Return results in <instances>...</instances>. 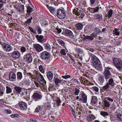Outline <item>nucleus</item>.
Here are the masks:
<instances>
[{
	"label": "nucleus",
	"mask_w": 122,
	"mask_h": 122,
	"mask_svg": "<svg viewBox=\"0 0 122 122\" xmlns=\"http://www.w3.org/2000/svg\"><path fill=\"white\" fill-rule=\"evenodd\" d=\"M42 109L43 108L42 106H39L35 109L34 112H36L38 113L40 111L42 110Z\"/></svg>",
	"instance_id": "40"
},
{
	"label": "nucleus",
	"mask_w": 122,
	"mask_h": 122,
	"mask_svg": "<svg viewBox=\"0 0 122 122\" xmlns=\"http://www.w3.org/2000/svg\"><path fill=\"white\" fill-rule=\"evenodd\" d=\"M36 37L38 42H41L43 40L44 37L42 35H36Z\"/></svg>",
	"instance_id": "28"
},
{
	"label": "nucleus",
	"mask_w": 122,
	"mask_h": 122,
	"mask_svg": "<svg viewBox=\"0 0 122 122\" xmlns=\"http://www.w3.org/2000/svg\"><path fill=\"white\" fill-rule=\"evenodd\" d=\"M24 60L29 63H31L32 61V57L31 55L28 54H25L23 57Z\"/></svg>",
	"instance_id": "13"
},
{
	"label": "nucleus",
	"mask_w": 122,
	"mask_h": 122,
	"mask_svg": "<svg viewBox=\"0 0 122 122\" xmlns=\"http://www.w3.org/2000/svg\"><path fill=\"white\" fill-rule=\"evenodd\" d=\"M42 96L40 94L37 93H34L32 96V99L36 101H39L41 99Z\"/></svg>",
	"instance_id": "11"
},
{
	"label": "nucleus",
	"mask_w": 122,
	"mask_h": 122,
	"mask_svg": "<svg viewBox=\"0 0 122 122\" xmlns=\"http://www.w3.org/2000/svg\"><path fill=\"white\" fill-rule=\"evenodd\" d=\"M45 114V112H42L40 113L39 114V116L41 117L45 118L46 117V116H44Z\"/></svg>",
	"instance_id": "45"
},
{
	"label": "nucleus",
	"mask_w": 122,
	"mask_h": 122,
	"mask_svg": "<svg viewBox=\"0 0 122 122\" xmlns=\"http://www.w3.org/2000/svg\"><path fill=\"white\" fill-rule=\"evenodd\" d=\"M112 10H110L107 13V16L106 17H107L109 18L111 17L112 16Z\"/></svg>",
	"instance_id": "41"
},
{
	"label": "nucleus",
	"mask_w": 122,
	"mask_h": 122,
	"mask_svg": "<svg viewBox=\"0 0 122 122\" xmlns=\"http://www.w3.org/2000/svg\"><path fill=\"white\" fill-rule=\"evenodd\" d=\"M113 63L114 66L119 71L122 70V61L119 58L113 57Z\"/></svg>",
	"instance_id": "3"
},
{
	"label": "nucleus",
	"mask_w": 122,
	"mask_h": 122,
	"mask_svg": "<svg viewBox=\"0 0 122 122\" xmlns=\"http://www.w3.org/2000/svg\"><path fill=\"white\" fill-rule=\"evenodd\" d=\"M95 16L96 19L99 22L101 21L102 19V15L101 14H96Z\"/></svg>",
	"instance_id": "29"
},
{
	"label": "nucleus",
	"mask_w": 122,
	"mask_h": 122,
	"mask_svg": "<svg viewBox=\"0 0 122 122\" xmlns=\"http://www.w3.org/2000/svg\"><path fill=\"white\" fill-rule=\"evenodd\" d=\"M44 46L45 49L47 51H50L51 49L50 45L48 43H45L44 44Z\"/></svg>",
	"instance_id": "34"
},
{
	"label": "nucleus",
	"mask_w": 122,
	"mask_h": 122,
	"mask_svg": "<svg viewBox=\"0 0 122 122\" xmlns=\"http://www.w3.org/2000/svg\"><path fill=\"white\" fill-rule=\"evenodd\" d=\"M56 100V102L57 105L58 107L60 105V103L61 102V101L59 97H58L57 98Z\"/></svg>",
	"instance_id": "44"
},
{
	"label": "nucleus",
	"mask_w": 122,
	"mask_h": 122,
	"mask_svg": "<svg viewBox=\"0 0 122 122\" xmlns=\"http://www.w3.org/2000/svg\"><path fill=\"white\" fill-rule=\"evenodd\" d=\"M50 53L46 51H43L40 53V57L42 60L48 59L50 58Z\"/></svg>",
	"instance_id": "8"
},
{
	"label": "nucleus",
	"mask_w": 122,
	"mask_h": 122,
	"mask_svg": "<svg viewBox=\"0 0 122 122\" xmlns=\"http://www.w3.org/2000/svg\"><path fill=\"white\" fill-rule=\"evenodd\" d=\"M46 76L49 80L51 82L52 79L53 77V73L51 71H49L47 73Z\"/></svg>",
	"instance_id": "22"
},
{
	"label": "nucleus",
	"mask_w": 122,
	"mask_h": 122,
	"mask_svg": "<svg viewBox=\"0 0 122 122\" xmlns=\"http://www.w3.org/2000/svg\"><path fill=\"white\" fill-rule=\"evenodd\" d=\"M65 15V12L62 10L59 9L57 12L56 15L57 17L60 19H63L64 18Z\"/></svg>",
	"instance_id": "12"
},
{
	"label": "nucleus",
	"mask_w": 122,
	"mask_h": 122,
	"mask_svg": "<svg viewBox=\"0 0 122 122\" xmlns=\"http://www.w3.org/2000/svg\"><path fill=\"white\" fill-rule=\"evenodd\" d=\"M1 84L0 83V96H3L4 93L2 92V90L1 89Z\"/></svg>",
	"instance_id": "61"
},
{
	"label": "nucleus",
	"mask_w": 122,
	"mask_h": 122,
	"mask_svg": "<svg viewBox=\"0 0 122 122\" xmlns=\"http://www.w3.org/2000/svg\"><path fill=\"white\" fill-rule=\"evenodd\" d=\"M53 80L56 85H58V83H60L61 82V80L55 77L54 78Z\"/></svg>",
	"instance_id": "31"
},
{
	"label": "nucleus",
	"mask_w": 122,
	"mask_h": 122,
	"mask_svg": "<svg viewBox=\"0 0 122 122\" xmlns=\"http://www.w3.org/2000/svg\"><path fill=\"white\" fill-rule=\"evenodd\" d=\"M19 105L21 109L23 110H26L27 109V105L26 103L25 102L22 101L20 102Z\"/></svg>",
	"instance_id": "15"
},
{
	"label": "nucleus",
	"mask_w": 122,
	"mask_h": 122,
	"mask_svg": "<svg viewBox=\"0 0 122 122\" xmlns=\"http://www.w3.org/2000/svg\"><path fill=\"white\" fill-rule=\"evenodd\" d=\"M79 96L81 97L79 98V100L84 103H86L87 101V96L86 94L83 92H81Z\"/></svg>",
	"instance_id": "9"
},
{
	"label": "nucleus",
	"mask_w": 122,
	"mask_h": 122,
	"mask_svg": "<svg viewBox=\"0 0 122 122\" xmlns=\"http://www.w3.org/2000/svg\"><path fill=\"white\" fill-rule=\"evenodd\" d=\"M33 46L36 50L38 52H40L43 50V48L40 45L38 44H34Z\"/></svg>",
	"instance_id": "14"
},
{
	"label": "nucleus",
	"mask_w": 122,
	"mask_h": 122,
	"mask_svg": "<svg viewBox=\"0 0 122 122\" xmlns=\"http://www.w3.org/2000/svg\"><path fill=\"white\" fill-rule=\"evenodd\" d=\"M30 121L31 122H37V121L36 119L34 118H30Z\"/></svg>",
	"instance_id": "62"
},
{
	"label": "nucleus",
	"mask_w": 122,
	"mask_h": 122,
	"mask_svg": "<svg viewBox=\"0 0 122 122\" xmlns=\"http://www.w3.org/2000/svg\"><path fill=\"white\" fill-rule=\"evenodd\" d=\"M45 106L46 107V109H45L46 110H49L51 108L50 105L48 103L46 104L45 105Z\"/></svg>",
	"instance_id": "48"
},
{
	"label": "nucleus",
	"mask_w": 122,
	"mask_h": 122,
	"mask_svg": "<svg viewBox=\"0 0 122 122\" xmlns=\"http://www.w3.org/2000/svg\"><path fill=\"white\" fill-rule=\"evenodd\" d=\"M13 5L16 8L17 11L20 13H22L24 11L25 7L23 5H22L16 2L13 3Z\"/></svg>",
	"instance_id": "4"
},
{
	"label": "nucleus",
	"mask_w": 122,
	"mask_h": 122,
	"mask_svg": "<svg viewBox=\"0 0 122 122\" xmlns=\"http://www.w3.org/2000/svg\"><path fill=\"white\" fill-rule=\"evenodd\" d=\"M9 78L10 81H15L16 79L15 73L13 72H10L9 74Z\"/></svg>",
	"instance_id": "16"
},
{
	"label": "nucleus",
	"mask_w": 122,
	"mask_h": 122,
	"mask_svg": "<svg viewBox=\"0 0 122 122\" xmlns=\"http://www.w3.org/2000/svg\"><path fill=\"white\" fill-rule=\"evenodd\" d=\"M103 105L105 107H108L110 106V104L107 100H104L103 101Z\"/></svg>",
	"instance_id": "35"
},
{
	"label": "nucleus",
	"mask_w": 122,
	"mask_h": 122,
	"mask_svg": "<svg viewBox=\"0 0 122 122\" xmlns=\"http://www.w3.org/2000/svg\"><path fill=\"white\" fill-rule=\"evenodd\" d=\"M75 26L76 29L77 30H80L82 29L83 27V25L81 23H78L76 24Z\"/></svg>",
	"instance_id": "25"
},
{
	"label": "nucleus",
	"mask_w": 122,
	"mask_h": 122,
	"mask_svg": "<svg viewBox=\"0 0 122 122\" xmlns=\"http://www.w3.org/2000/svg\"><path fill=\"white\" fill-rule=\"evenodd\" d=\"M66 51L65 49H62L60 50V53L63 55H66Z\"/></svg>",
	"instance_id": "50"
},
{
	"label": "nucleus",
	"mask_w": 122,
	"mask_h": 122,
	"mask_svg": "<svg viewBox=\"0 0 122 122\" xmlns=\"http://www.w3.org/2000/svg\"><path fill=\"white\" fill-rule=\"evenodd\" d=\"M98 101L96 96H93L92 98L91 103L92 106H95Z\"/></svg>",
	"instance_id": "20"
},
{
	"label": "nucleus",
	"mask_w": 122,
	"mask_h": 122,
	"mask_svg": "<svg viewBox=\"0 0 122 122\" xmlns=\"http://www.w3.org/2000/svg\"><path fill=\"white\" fill-rule=\"evenodd\" d=\"M75 89L74 94L76 95H78L80 92V90L79 89L76 88H75Z\"/></svg>",
	"instance_id": "49"
},
{
	"label": "nucleus",
	"mask_w": 122,
	"mask_h": 122,
	"mask_svg": "<svg viewBox=\"0 0 122 122\" xmlns=\"http://www.w3.org/2000/svg\"><path fill=\"white\" fill-rule=\"evenodd\" d=\"M5 112L7 114H10L11 113V111L9 109L6 110L5 111Z\"/></svg>",
	"instance_id": "63"
},
{
	"label": "nucleus",
	"mask_w": 122,
	"mask_h": 122,
	"mask_svg": "<svg viewBox=\"0 0 122 122\" xmlns=\"http://www.w3.org/2000/svg\"><path fill=\"white\" fill-rule=\"evenodd\" d=\"M32 19V17L31 16L30 18L28 19L27 20L24 22V24L26 25L27 24L30 25V24L31 22V20Z\"/></svg>",
	"instance_id": "36"
},
{
	"label": "nucleus",
	"mask_w": 122,
	"mask_h": 122,
	"mask_svg": "<svg viewBox=\"0 0 122 122\" xmlns=\"http://www.w3.org/2000/svg\"><path fill=\"white\" fill-rule=\"evenodd\" d=\"M61 77L63 78L66 79L68 78H71V77L70 75H66L64 76H62Z\"/></svg>",
	"instance_id": "56"
},
{
	"label": "nucleus",
	"mask_w": 122,
	"mask_h": 122,
	"mask_svg": "<svg viewBox=\"0 0 122 122\" xmlns=\"http://www.w3.org/2000/svg\"><path fill=\"white\" fill-rule=\"evenodd\" d=\"M64 35L70 38H72L74 36L72 32L69 30L66 29L65 31Z\"/></svg>",
	"instance_id": "18"
},
{
	"label": "nucleus",
	"mask_w": 122,
	"mask_h": 122,
	"mask_svg": "<svg viewBox=\"0 0 122 122\" xmlns=\"http://www.w3.org/2000/svg\"><path fill=\"white\" fill-rule=\"evenodd\" d=\"M20 55V52L15 48L14 51L11 53L12 57L15 60L19 59Z\"/></svg>",
	"instance_id": "7"
},
{
	"label": "nucleus",
	"mask_w": 122,
	"mask_h": 122,
	"mask_svg": "<svg viewBox=\"0 0 122 122\" xmlns=\"http://www.w3.org/2000/svg\"><path fill=\"white\" fill-rule=\"evenodd\" d=\"M100 114L103 117H105L109 115L107 112L104 111H101L100 112Z\"/></svg>",
	"instance_id": "42"
},
{
	"label": "nucleus",
	"mask_w": 122,
	"mask_h": 122,
	"mask_svg": "<svg viewBox=\"0 0 122 122\" xmlns=\"http://www.w3.org/2000/svg\"><path fill=\"white\" fill-rule=\"evenodd\" d=\"M79 11L80 12V17L81 18H83L84 17V12L81 10H79Z\"/></svg>",
	"instance_id": "54"
},
{
	"label": "nucleus",
	"mask_w": 122,
	"mask_h": 122,
	"mask_svg": "<svg viewBox=\"0 0 122 122\" xmlns=\"http://www.w3.org/2000/svg\"><path fill=\"white\" fill-rule=\"evenodd\" d=\"M96 117L93 115L91 114L87 117V120L88 122H92Z\"/></svg>",
	"instance_id": "21"
},
{
	"label": "nucleus",
	"mask_w": 122,
	"mask_h": 122,
	"mask_svg": "<svg viewBox=\"0 0 122 122\" xmlns=\"http://www.w3.org/2000/svg\"><path fill=\"white\" fill-rule=\"evenodd\" d=\"M71 81L73 83H74L75 82L77 83L78 82V81L75 79H72L71 80Z\"/></svg>",
	"instance_id": "59"
},
{
	"label": "nucleus",
	"mask_w": 122,
	"mask_h": 122,
	"mask_svg": "<svg viewBox=\"0 0 122 122\" xmlns=\"http://www.w3.org/2000/svg\"><path fill=\"white\" fill-rule=\"evenodd\" d=\"M2 48L4 51L6 52H10L12 51L13 49V48L11 46L10 44L6 43L3 46Z\"/></svg>",
	"instance_id": "10"
},
{
	"label": "nucleus",
	"mask_w": 122,
	"mask_h": 122,
	"mask_svg": "<svg viewBox=\"0 0 122 122\" xmlns=\"http://www.w3.org/2000/svg\"><path fill=\"white\" fill-rule=\"evenodd\" d=\"M91 35L93 38L97 37V34L95 32L92 33Z\"/></svg>",
	"instance_id": "58"
},
{
	"label": "nucleus",
	"mask_w": 122,
	"mask_h": 122,
	"mask_svg": "<svg viewBox=\"0 0 122 122\" xmlns=\"http://www.w3.org/2000/svg\"><path fill=\"white\" fill-rule=\"evenodd\" d=\"M92 89L95 92H97L99 91L98 88L97 86H94L92 87Z\"/></svg>",
	"instance_id": "53"
},
{
	"label": "nucleus",
	"mask_w": 122,
	"mask_h": 122,
	"mask_svg": "<svg viewBox=\"0 0 122 122\" xmlns=\"http://www.w3.org/2000/svg\"><path fill=\"white\" fill-rule=\"evenodd\" d=\"M26 6L27 9V12L28 14V15L29 16L30 13L34 10V9L31 7L29 5H27Z\"/></svg>",
	"instance_id": "27"
},
{
	"label": "nucleus",
	"mask_w": 122,
	"mask_h": 122,
	"mask_svg": "<svg viewBox=\"0 0 122 122\" xmlns=\"http://www.w3.org/2000/svg\"><path fill=\"white\" fill-rule=\"evenodd\" d=\"M73 13L77 16H79L80 15V12L78 9H74L73 10Z\"/></svg>",
	"instance_id": "39"
},
{
	"label": "nucleus",
	"mask_w": 122,
	"mask_h": 122,
	"mask_svg": "<svg viewBox=\"0 0 122 122\" xmlns=\"http://www.w3.org/2000/svg\"><path fill=\"white\" fill-rule=\"evenodd\" d=\"M111 69V68L109 67L105 68V69L103 74L105 79L107 81L112 76L111 73L109 70Z\"/></svg>",
	"instance_id": "6"
},
{
	"label": "nucleus",
	"mask_w": 122,
	"mask_h": 122,
	"mask_svg": "<svg viewBox=\"0 0 122 122\" xmlns=\"http://www.w3.org/2000/svg\"><path fill=\"white\" fill-rule=\"evenodd\" d=\"M107 81H108V82H106L105 85L101 88V93L104 92L108 90L110 87V85L111 87L113 86H114L115 83L112 77L110 78Z\"/></svg>",
	"instance_id": "2"
},
{
	"label": "nucleus",
	"mask_w": 122,
	"mask_h": 122,
	"mask_svg": "<svg viewBox=\"0 0 122 122\" xmlns=\"http://www.w3.org/2000/svg\"><path fill=\"white\" fill-rule=\"evenodd\" d=\"M32 90V89L30 88L27 89L26 91V94H30Z\"/></svg>",
	"instance_id": "57"
},
{
	"label": "nucleus",
	"mask_w": 122,
	"mask_h": 122,
	"mask_svg": "<svg viewBox=\"0 0 122 122\" xmlns=\"http://www.w3.org/2000/svg\"><path fill=\"white\" fill-rule=\"evenodd\" d=\"M75 50L78 53L82 54V55H83V51L81 49L78 47H76L75 48Z\"/></svg>",
	"instance_id": "30"
},
{
	"label": "nucleus",
	"mask_w": 122,
	"mask_h": 122,
	"mask_svg": "<svg viewBox=\"0 0 122 122\" xmlns=\"http://www.w3.org/2000/svg\"><path fill=\"white\" fill-rule=\"evenodd\" d=\"M36 78L39 83L43 85H45L46 82L44 79L43 76L38 71H36Z\"/></svg>",
	"instance_id": "5"
},
{
	"label": "nucleus",
	"mask_w": 122,
	"mask_h": 122,
	"mask_svg": "<svg viewBox=\"0 0 122 122\" xmlns=\"http://www.w3.org/2000/svg\"><path fill=\"white\" fill-rule=\"evenodd\" d=\"M48 22L45 20H43V22L42 24V25L44 27H45L46 26V25L48 24Z\"/></svg>",
	"instance_id": "51"
},
{
	"label": "nucleus",
	"mask_w": 122,
	"mask_h": 122,
	"mask_svg": "<svg viewBox=\"0 0 122 122\" xmlns=\"http://www.w3.org/2000/svg\"><path fill=\"white\" fill-rule=\"evenodd\" d=\"M118 27V30H120L121 31V32L122 33V25H120Z\"/></svg>",
	"instance_id": "64"
},
{
	"label": "nucleus",
	"mask_w": 122,
	"mask_h": 122,
	"mask_svg": "<svg viewBox=\"0 0 122 122\" xmlns=\"http://www.w3.org/2000/svg\"><path fill=\"white\" fill-rule=\"evenodd\" d=\"M20 50L21 52L22 53L26 51V48L24 47H22L20 48Z\"/></svg>",
	"instance_id": "55"
},
{
	"label": "nucleus",
	"mask_w": 122,
	"mask_h": 122,
	"mask_svg": "<svg viewBox=\"0 0 122 122\" xmlns=\"http://www.w3.org/2000/svg\"><path fill=\"white\" fill-rule=\"evenodd\" d=\"M29 30L31 32L33 33L34 34H37L35 30L33 29L31 27L29 26Z\"/></svg>",
	"instance_id": "52"
},
{
	"label": "nucleus",
	"mask_w": 122,
	"mask_h": 122,
	"mask_svg": "<svg viewBox=\"0 0 122 122\" xmlns=\"http://www.w3.org/2000/svg\"><path fill=\"white\" fill-rule=\"evenodd\" d=\"M39 69L42 73L44 74L45 73V71H44L43 66L42 65H40L39 67Z\"/></svg>",
	"instance_id": "43"
},
{
	"label": "nucleus",
	"mask_w": 122,
	"mask_h": 122,
	"mask_svg": "<svg viewBox=\"0 0 122 122\" xmlns=\"http://www.w3.org/2000/svg\"><path fill=\"white\" fill-rule=\"evenodd\" d=\"M50 10L51 12L53 14H54L55 12V9L52 7H50Z\"/></svg>",
	"instance_id": "47"
},
{
	"label": "nucleus",
	"mask_w": 122,
	"mask_h": 122,
	"mask_svg": "<svg viewBox=\"0 0 122 122\" xmlns=\"http://www.w3.org/2000/svg\"><path fill=\"white\" fill-rule=\"evenodd\" d=\"M88 49L92 52H93L95 51V50L93 48H88Z\"/></svg>",
	"instance_id": "60"
},
{
	"label": "nucleus",
	"mask_w": 122,
	"mask_h": 122,
	"mask_svg": "<svg viewBox=\"0 0 122 122\" xmlns=\"http://www.w3.org/2000/svg\"><path fill=\"white\" fill-rule=\"evenodd\" d=\"M119 30L118 29L115 28L114 30H113V34L117 36H119L120 34Z\"/></svg>",
	"instance_id": "37"
},
{
	"label": "nucleus",
	"mask_w": 122,
	"mask_h": 122,
	"mask_svg": "<svg viewBox=\"0 0 122 122\" xmlns=\"http://www.w3.org/2000/svg\"><path fill=\"white\" fill-rule=\"evenodd\" d=\"M90 56L92 61L93 67L98 70H102V65L98 58L93 54L90 53Z\"/></svg>",
	"instance_id": "1"
},
{
	"label": "nucleus",
	"mask_w": 122,
	"mask_h": 122,
	"mask_svg": "<svg viewBox=\"0 0 122 122\" xmlns=\"http://www.w3.org/2000/svg\"><path fill=\"white\" fill-rule=\"evenodd\" d=\"M6 93L7 94H9L12 92V90L10 86H6Z\"/></svg>",
	"instance_id": "32"
},
{
	"label": "nucleus",
	"mask_w": 122,
	"mask_h": 122,
	"mask_svg": "<svg viewBox=\"0 0 122 122\" xmlns=\"http://www.w3.org/2000/svg\"><path fill=\"white\" fill-rule=\"evenodd\" d=\"M92 25H86L85 27L84 30L86 33H88L89 32H90L92 30Z\"/></svg>",
	"instance_id": "24"
},
{
	"label": "nucleus",
	"mask_w": 122,
	"mask_h": 122,
	"mask_svg": "<svg viewBox=\"0 0 122 122\" xmlns=\"http://www.w3.org/2000/svg\"><path fill=\"white\" fill-rule=\"evenodd\" d=\"M14 89L15 90L16 92L18 94H19L22 92L23 88L20 86H16L14 87Z\"/></svg>",
	"instance_id": "23"
},
{
	"label": "nucleus",
	"mask_w": 122,
	"mask_h": 122,
	"mask_svg": "<svg viewBox=\"0 0 122 122\" xmlns=\"http://www.w3.org/2000/svg\"><path fill=\"white\" fill-rule=\"evenodd\" d=\"M98 81L100 85H102L104 81V77L103 75H99L98 77Z\"/></svg>",
	"instance_id": "19"
},
{
	"label": "nucleus",
	"mask_w": 122,
	"mask_h": 122,
	"mask_svg": "<svg viewBox=\"0 0 122 122\" xmlns=\"http://www.w3.org/2000/svg\"><path fill=\"white\" fill-rule=\"evenodd\" d=\"M94 30L95 33L97 34L101 32V31L98 28H95L94 29Z\"/></svg>",
	"instance_id": "46"
},
{
	"label": "nucleus",
	"mask_w": 122,
	"mask_h": 122,
	"mask_svg": "<svg viewBox=\"0 0 122 122\" xmlns=\"http://www.w3.org/2000/svg\"><path fill=\"white\" fill-rule=\"evenodd\" d=\"M116 120L118 122H122V115L118 112H116L115 114Z\"/></svg>",
	"instance_id": "17"
},
{
	"label": "nucleus",
	"mask_w": 122,
	"mask_h": 122,
	"mask_svg": "<svg viewBox=\"0 0 122 122\" xmlns=\"http://www.w3.org/2000/svg\"><path fill=\"white\" fill-rule=\"evenodd\" d=\"M16 77L17 80L19 81L21 80L23 78L22 73L20 72H18L16 73Z\"/></svg>",
	"instance_id": "26"
},
{
	"label": "nucleus",
	"mask_w": 122,
	"mask_h": 122,
	"mask_svg": "<svg viewBox=\"0 0 122 122\" xmlns=\"http://www.w3.org/2000/svg\"><path fill=\"white\" fill-rule=\"evenodd\" d=\"M58 42L62 46L65 47V43L61 39H58L57 40Z\"/></svg>",
	"instance_id": "38"
},
{
	"label": "nucleus",
	"mask_w": 122,
	"mask_h": 122,
	"mask_svg": "<svg viewBox=\"0 0 122 122\" xmlns=\"http://www.w3.org/2000/svg\"><path fill=\"white\" fill-rule=\"evenodd\" d=\"M93 39L94 38H93L91 35L90 36H86L84 38V40H88L92 41L93 40Z\"/></svg>",
	"instance_id": "33"
}]
</instances>
